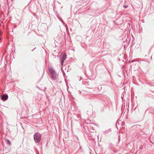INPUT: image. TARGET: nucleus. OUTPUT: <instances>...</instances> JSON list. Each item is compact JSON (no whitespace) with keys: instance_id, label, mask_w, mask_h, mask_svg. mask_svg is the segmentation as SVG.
<instances>
[{"instance_id":"f257e3e1","label":"nucleus","mask_w":154,"mask_h":154,"mask_svg":"<svg viewBox=\"0 0 154 154\" xmlns=\"http://www.w3.org/2000/svg\"><path fill=\"white\" fill-rule=\"evenodd\" d=\"M34 140L36 143L39 142L41 139V135L38 133H35L34 136Z\"/></svg>"},{"instance_id":"f03ea898","label":"nucleus","mask_w":154,"mask_h":154,"mask_svg":"<svg viewBox=\"0 0 154 154\" xmlns=\"http://www.w3.org/2000/svg\"><path fill=\"white\" fill-rule=\"evenodd\" d=\"M49 71L51 75V77L54 79H56V74L54 71L52 69L49 68Z\"/></svg>"},{"instance_id":"7ed1b4c3","label":"nucleus","mask_w":154,"mask_h":154,"mask_svg":"<svg viewBox=\"0 0 154 154\" xmlns=\"http://www.w3.org/2000/svg\"><path fill=\"white\" fill-rule=\"evenodd\" d=\"M8 96L7 95H3L2 97V99L3 100H5L7 99Z\"/></svg>"},{"instance_id":"20e7f679","label":"nucleus","mask_w":154,"mask_h":154,"mask_svg":"<svg viewBox=\"0 0 154 154\" xmlns=\"http://www.w3.org/2000/svg\"><path fill=\"white\" fill-rule=\"evenodd\" d=\"M66 58H62L61 60V64L63 65V61H64Z\"/></svg>"},{"instance_id":"39448f33","label":"nucleus","mask_w":154,"mask_h":154,"mask_svg":"<svg viewBox=\"0 0 154 154\" xmlns=\"http://www.w3.org/2000/svg\"><path fill=\"white\" fill-rule=\"evenodd\" d=\"M6 140L7 141V143L9 145H10L11 144V142L10 141L8 140Z\"/></svg>"},{"instance_id":"423d86ee","label":"nucleus","mask_w":154,"mask_h":154,"mask_svg":"<svg viewBox=\"0 0 154 154\" xmlns=\"http://www.w3.org/2000/svg\"><path fill=\"white\" fill-rule=\"evenodd\" d=\"M66 54H64V55H63L62 58H66Z\"/></svg>"},{"instance_id":"0eeeda50","label":"nucleus","mask_w":154,"mask_h":154,"mask_svg":"<svg viewBox=\"0 0 154 154\" xmlns=\"http://www.w3.org/2000/svg\"><path fill=\"white\" fill-rule=\"evenodd\" d=\"M124 7L125 8H126L127 7V6H125V5H124Z\"/></svg>"},{"instance_id":"6e6552de","label":"nucleus","mask_w":154,"mask_h":154,"mask_svg":"<svg viewBox=\"0 0 154 154\" xmlns=\"http://www.w3.org/2000/svg\"><path fill=\"white\" fill-rule=\"evenodd\" d=\"M72 50H73L74 51V49H72Z\"/></svg>"},{"instance_id":"1a4fd4ad","label":"nucleus","mask_w":154,"mask_h":154,"mask_svg":"<svg viewBox=\"0 0 154 154\" xmlns=\"http://www.w3.org/2000/svg\"><path fill=\"white\" fill-rule=\"evenodd\" d=\"M1 34V32H0V34Z\"/></svg>"}]
</instances>
